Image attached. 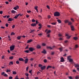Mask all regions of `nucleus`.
Segmentation results:
<instances>
[{
    "label": "nucleus",
    "instance_id": "nucleus-1",
    "mask_svg": "<svg viewBox=\"0 0 79 79\" xmlns=\"http://www.w3.org/2000/svg\"><path fill=\"white\" fill-rule=\"evenodd\" d=\"M54 16H60V14L59 12L56 11L54 14Z\"/></svg>",
    "mask_w": 79,
    "mask_h": 79
},
{
    "label": "nucleus",
    "instance_id": "nucleus-2",
    "mask_svg": "<svg viewBox=\"0 0 79 79\" xmlns=\"http://www.w3.org/2000/svg\"><path fill=\"white\" fill-rule=\"evenodd\" d=\"M71 56H68L67 60L69 61V62H73V60L72 59H71Z\"/></svg>",
    "mask_w": 79,
    "mask_h": 79
},
{
    "label": "nucleus",
    "instance_id": "nucleus-3",
    "mask_svg": "<svg viewBox=\"0 0 79 79\" xmlns=\"http://www.w3.org/2000/svg\"><path fill=\"white\" fill-rule=\"evenodd\" d=\"M10 51H13L15 49V45L11 46L10 47Z\"/></svg>",
    "mask_w": 79,
    "mask_h": 79
},
{
    "label": "nucleus",
    "instance_id": "nucleus-4",
    "mask_svg": "<svg viewBox=\"0 0 79 79\" xmlns=\"http://www.w3.org/2000/svg\"><path fill=\"white\" fill-rule=\"evenodd\" d=\"M35 50V49L33 48L30 47L29 48V50L30 52H33V51H34V50Z\"/></svg>",
    "mask_w": 79,
    "mask_h": 79
},
{
    "label": "nucleus",
    "instance_id": "nucleus-5",
    "mask_svg": "<svg viewBox=\"0 0 79 79\" xmlns=\"http://www.w3.org/2000/svg\"><path fill=\"white\" fill-rule=\"evenodd\" d=\"M65 36H67V39H70V38L71 37V36L69 35L68 34H65Z\"/></svg>",
    "mask_w": 79,
    "mask_h": 79
},
{
    "label": "nucleus",
    "instance_id": "nucleus-6",
    "mask_svg": "<svg viewBox=\"0 0 79 79\" xmlns=\"http://www.w3.org/2000/svg\"><path fill=\"white\" fill-rule=\"evenodd\" d=\"M28 60H29V59L27 58L25 60H23V61H25V64H27V62H28Z\"/></svg>",
    "mask_w": 79,
    "mask_h": 79
},
{
    "label": "nucleus",
    "instance_id": "nucleus-7",
    "mask_svg": "<svg viewBox=\"0 0 79 79\" xmlns=\"http://www.w3.org/2000/svg\"><path fill=\"white\" fill-rule=\"evenodd\" d=\"M36 23H33L31 24V26H32V27H34L35 26H36Z\"/></svg>",
    "mask_w": 79,
    "mask_h": 79
},
{
    "label": "nucleus",
    "instance_id": "nucleus-8",
    "mask_svg": "<svg viewBox=\"0 0 79 79\" xmlns=\"http://www.w3.org/2000/svg\"><path fill=\"white\" fill-rule=\"evenodd\" d=\"M19 15H20V14L17 15L14 17V18H15V19H17V18H18V17Z\"/></svg>",
    "mask_w": 79,
    "mask_h": 79
},
{
    "label": "nucleus",
    "instance_id": "nucleus-9",
    "mask_svg": "<svg viewBox=\"0 0 79 79\" xmlns=\"http://www.w3.org/2000/svg\"><path fill=\"white\" fill-rule=\"evenodd\" d=\"M75 67L77 68H79V64H75Z\"/></svg>",
    "mask_w": 79,
    "mask_h": 79
},
{
    "label": "nucleus",
    "instance_id": "nucleus-10",
    "mask_svg": "<svg viewBox=\"0 0 79 79\" xmlns=\"http://www.w3.org/2000/svg\"><path fill=\"white\" fill-rule=\"evenodd\" d=\"M70 27L72 31H74V26L72 25H71Z\"/></svg>",
    "mask_w": 79,
    "mask_h": 79
},
{
    "label": "nucleus",
    "instance_id": "nucleus-11",
    "mask_svg": "<svg viewBox=\"0 0 79 79\" xmlns=\"http://www.w3.org/2000/svg\"><path fill=\"white\" fill-rule=\"evenodd\" d=\"M45 68H46L45 66H43L41 67V70H44V69H45Z\"/></svg>",
    "mask_w": 79,
    "mask_h": 79
},
{
    "label": "nucleus",
    "instance_id": "nucleus-12",
    "mask_svg": "<svg viewBox=\"0 0 79 79\" xmlns=\"http://www.w3.org/2000/svg\"><path fill=\"white\" fill-rule=\"evenodd\" d=\"M13 19L11 18H9V19L8 20V21H13Z\"/></svg>",
    "mask_w": 79,
    "mask_h": 79
},
{
    "label": "nucleus",
    "instance_id": "nucleus-13",
    "mask_svg": "<svg viewBox=\"0 0 79 79\" xmlns=\"http://www.w3.org/2000/svg\"><path fill=\"white\" fill-rule=\"evenodd\" d=\"M61 60H60V61L61 62H63L64 61V59L63 58V57H62L60 58Z\"/></svg>",
    "mask_w": 79,
    "mask_h": 79
},
{
    "label": "nucleus",
    "instance_id": "nucleus-14",
    "mask_svg": "<svg viewBox=\"0 0 79 79\" xmlns=\"http://www.w3.org/2000/svg\"><path fill=\"white\" fill-rule=\"evenodd\" d=\"M42 53H44V54H45L47 53V52L45 49H44L43 51L42 52Z\"/></svg>",
    "mask_w": 79,
    "mask_h": 79
},
{
    "label": "nucleus",
    "instance_id": "nucleus-15",
    "mask_svg": "<svg viewBox=\"0 0 79 79\" xmlns=\"http://www.w3.org/2000/svg\"><path fill=\"white\" fill-rule=\"evenodd\" d=\"M37 8H38V7L37 6H35V10H36L37 12H39V11H38V9H37Z\"/></svg>",
    "mask_w": 79,
    "mask_h": 79
},
{
    "label": "nucleus",
    "instance_id": "nucleus-16",
    "mask_svg": "<svg viewBox=\"0 0 79 79\" xmlns=\"http://www.w3.org/2000/svg\"><path fill=\"white\" fill-rule=\"evenodd\" d=\"M19 61H24V60H23V58H19Z\"/></svg>",
    "mask_w": 79,
    "mask_h": 79
},
{
    "label": "nucleus",
    "instance_id": "nucleus-17",
    "mask_svg": "<svg viewBox=\"0 0 79 79\" xmlns=\"http://www.w3.org/2000/svg\"><path fill=\"white\" fill-rule=\"evenodd\" d=\"M12 64H13V62L12 61L10 62L9 63V65H12Z\"/></svg>",
    "mask_w": 79,
    "mask_h": 79
},
{
    "label": "nucleus",
    "instance_id": "nucleus-18",
    "mask_svg": "<svg viewBox=\"0 0 79 79\" xmlns=\"http://www.w3.org/2000/svg\"><path fill=\"white\" fill-rule=\"evenodd\" d=\"M76 79H79V75H77L75 76V77Z\"/></svg>",
    "mask_w": 79,
    "mask_h": 79
},
{
    "label": "nucleus",
    "instance_id": "nucleus-19",
    "mask_svg": "<svg viewBox=\"0 0 79 79\" xmlns=\"http://www.w3.org/2000/svg\"><path fill=\"white\" fill-rule=\"evenodd\" d=\"M57 21L59 24H60V23H61V20L59 19L57 20Z\"/></svg>",
    "mask_w": 79,
    "mask_h": 79
},
{
    "label": "nucleus",
    "instance_id": "nucleus-20",
    "mask_svg": "<svg viewBox=\"0 0 79 79\" xmlns=\"http://www.w3.org/2000/svg\"><path fill=\"white\" fill-rule=\"evenodd\" d=\"M47 48L48 49H51V50H52V49H53V48L47 46Z\"/></svg>",
    "mask_w": 79,
    "mask_h": 79
},
{
    "label": "nucleus",
    "instance_id": "nucleus-21",
    "mask_svg": "<svg viewBox=\"0 0 79 79\" xmlns=\"http://www.w3.org/2000/svg\"><path fill=\"white\" fill-rule=\"evenodd\" d=\"M32 40L31 39L30 40L27 41V43H30L31 42H32Z\"/></svg>",
    "mask_w": 79,
    "mask_h": 79
},
{
    "label": "nucleus",
    "instance_id": "nucleus-22",
    "mask_svg": "<svg viewBox=\"0 0 79 79\" xmlns=\"http://www.w3.org/2000/svg\"><path fill=\"white\" fill-rule=\"evenodd\" d=\"M52 68V66L48 65L47 67V69H48L49 68Z\"/></svg>",
    "mask_w": 79,
    "mask_h": 79
},
{
    "label": "nucleus",
    "instance_id": "nucleus-23",
    "mask_svg": "<svg viewBox=\"0 0 79 79\" xmlns=\"http://www.w3.org/2000/svg\"><path fill=\"white\" fill-rule=\"evenodd\" d=\"M73 39L74 40H76L78 39V38H77V37H75L73 38Z\"/></svg>",
    "mask_w": 79,
    "mask_h": 79
},
{
    "label": "nucleus",
    "instance_id": "nucleus-24",
    "mask_svg": "<svg viewBox=\"0 0 79 79\" xmlns=\"http://www.w3.org/2000/svg\"><path fill=\"white\" fill-rule=\"evenodd\" d=\"M21 36H20L17 37V38L18 40H20L21 39Z\"/></svg>",
    "mask_w": 79,
    "mask_h": 79
},
{
    "label": "nucleus",
    "instance_id": "nucleus-25",
    "mask_svg": "<svg viewBox=\"0 0 79 79\" xmlns=\"http://www.w3.org/2000/svg\"><path fill=\"white\" fill-rule=\"evenodd\" d=\"M11 13H16V12L14 10H11Z\"/></svg>",
    "mask_w": 79,
    "mask_h": 79
},
{
    "label": "nucleus",
    "instance_id": "nucleus-26",
    "mask_svg": "<svg viewBox=\"0 0 79 79\" xmlns=\"http://www.w3.org/2000/svg\"><path fill=\"white\" fill-rule=\"evenodd\" d=\"M59 50L60 52H61L63 51V48H59Z\"/></svg>",
    "mask_w": 79,
    "mask_h": 79
},
{
    "label": "nucleus",
    "instance_id": "nucleus-27",
    "mask_svg": "<svg viewBox=\"0 0 79 79\" xmlns=\"http://www.w3.org/2000/svg\"><path fill=\"white\" fill-rule=\"evenodd\" d=\"M30 31H31L30 32V33H32V32H35V30H30Z\"/></svg>",
    "mask_w": 79,
    "mask_h": 79
},
{
    "label": "nucleus",
    "instance_id": "nucleus-28",
    "mask_svg": "<svg viewBox=\"0 0 79 79\" xmlns=\"http://www.w3.org/2000/svg\"><path fill=\"white\" fill-rule=\"evenodd\" d=\"M51 32V31L50 30H48L47 32V34H49V33H50Z\"/></svg>",
    "mask_w": 79,
    "mask_h": 79
},
{
    "label": "nucleus",
    "instance_id": "nucleus-29",
    "mask_svg": "<svg viewBox=\"0 0 79 79\" xmlns=\"http://www.w3.org/2000/svg\"><path fill=\"white\" fill-rule=\"evenodd\" d=\"M68 77H69V79H74V77H72L71 76Z\"/></svg>",
    "mask_w": 79,
    "mask_h": 79
},
{
    "label": "nucleus",
    "instance_id": "nucleus-30",
    "mask_svg": "<svg viewBox=\"0 0 79 79\" xmlns=\"http://www.w3.org/2000/svg\"><path fill=\"white\" fill-rule=\"evenodd\" d=\"M41 48V47H40V46L39 45H38L37 46V48Z\"/></svg>",
    "mask_w": 79,
    "mask_h": 79
},
{
    "label": "nucleus",
    "instance_id": "nucleus-31",
    "mask_svg": "<svg viewBox=\"0 0 79 79\" xmlns=\"http://www.w3.org/2000/svg\"><path fill=\"white\" fill-rule=\"evenodd\" d=\"M69 22V21L68 20H65L64 21L65 23H68Z\"/></svg>",
    "mask_w": 79,
    "mask_h": 79
},
{
    "label": "nucleus",
    "instance_id": "nucleus-32",
    "mask_svg": "<svg viewBox=\"0 0 79 79\" xmlns=\"http://www.w3.org/2000/svg\"><path fill=\"white\" fill-rule=\"evenodd\" d=\"M3 76H4V77H8V75L6 74V73H5L3 75Z\"/></svg>",
    "mask_w": 79,
    "mask_h": 79
},
{
    "label": "nucleus",
    "instance_id": "nucleus-33",
    "mask_svg": "<svg viewBox=\"0 0 79 79\" xmlns=\"http://www.w3.org/2000/svg\"><path fill=\"white\" fill-rule=\"evenodd\" d=\"M29 52V51L28 50H27L24 51L25 52H26V53H28Z\"/></svg>",
    "mask_w": 79,
    "mask_h": 79
},
{
    "label": "nucleus",
    "instance_id": "nucleus-34",
    "mask_svg": "<svg viewBox=\"0 0 79 79\" xmlns=\"http://www.w3.org/2000/svg\"><path fill=\"white\" fill-rule=\"evenodd\" d=\"M39 67L41 68H42V65L41 64H39Z\"/></svg>",
    "mask_w": 79,
    "mask_h": 79
},
{
    "label": "nucleus",
    "instance_id": "nucleus-35",
    "mask_svg": "<svg viewBox=\"0 0 79 79\" xmlns=\"http://www.w3.org/2000/svg\"><path fill=\"white\" fill-rule=\"evenodd\" d=\"M10 60H13V56H11L9 57Z\"/></svg>",
    "mask_w": 79,
    "mask_h": 79
},
{
    "label": "nucleus",
    "instance_id": "nucleus-36",
    "mask_svg": "<svg viewBox=\"0 0 79 79\" xmlns=\"http://www.w3.org/2000/svg\"><path fill=\"white\" fill-rule=\"evenodd\" d=\"M13 74H16V71H13Z\"/></svg>",
    "mask_w": 79,
    "mask_h": 79
},
{
    "label": "nucleus",
    "instance_id": "nucleus-37",
    "mask_svg": "<svg viewBox=\"0 0 79 79\" xmlns=\"http://www.w3.org/2000/svg\"><path fill=\"white\" fill-rule=\"evenodd\" d=\"M58 36L59 37H62V36H63V35H62L60 33H59V34H58Z\"/></svg>",
    "mask_w": 79,
    "mask_h": 79
},
{
    "label": "nucleus",
    "instance_id": "nucleus-38",
    "mask_svg": "<svg viewBox=\"0 0 79 79\" xmlns=\"http://www.w3.org/2000/svg\"><path fill=\"white\" fill-rule=\"evenodd\" d=\"M72 24V23L71 22H68V25H71Z\"/></svg>",
    "mask_w": 79,
    "mask_h": 79
},
{
    "label": "nucleus",
    "instance_id": "nucleus-39",
    "mask_svg": "<svg viewBox=\"0 0 79 79\" xmlns=\"http://www.w3.org/2000/svg\"><path fill=\"white\" fill-rule=\"evenodd\" d=\"M44 63H47V60L46 59H44Z\"/></svg>",
    "mask_w": 79,
    "mask_h": 79
},
{
    "label": "nucleus",
    "instance_id": "nucleus-40",
    "mask_svg": "<svg viewBox=\"0 0 79 79\" xmlns=\"http://www.w3.org/2000/svg\"><path fill=\"white\" fill-rule=\"evenodd\" d=\"M51 24H52V25H55L56 24V23H51Z\"/></svg>",
    "mask_w": 79,
    "mask_h": 79
},
{
    "label": "nucleus",
    "instance_id": "nucleus-41",
    "mask_svg": "<svg viewBox=\"0 0 79 79\" xmlns=\"http://www.w3.org/2000/svg\"><path fill=\"white\" fill-rule=\"evenodd\" d=\"M25 75L26 76L28 77V76H29V74L26 73H25Z\"/></svg>",
    "mask_w": 79,
    "mask_h": 79
},
{
    "label": "nucleus",
    "instance_id": "nucleus-42",
    "mask_svg": "<svg viewBox=\"0 0 79 79\" xmlns=\"http://www.w3.org/2000/svg\"><path fill=\"white\" fill-rule=\"evenodd\" d=\"M6 73H8V72H10V70L7 69V70L6 71Z\"/></svg>",
    "mask_w": 79,
    "mask_h": 79
},
{
    "label": "nucleus",
    "instance_id": "nucleus-43",
    "mask_svg": "<svg viewBox=\"0 0 79 79\" xmlns=\"http://www.w3.org/2000/svg\"><path fill=\"white\" fill-rule=\"evenodd\" d=\"M78 45H77V44H76L75 45V48H78Z\"/></svg>",
    "mask_w": 79,
    "mask_h": 79
},
{
    "label": "nucleus",
    "instance_id": "nucleus-44",
    "mask_svg": "<svg viewBox=\"0 0 79 79\" xmlns=\"http://www.w3.org/2000/svg\"><path fill=\"white\" fill-rule=\"evenodd\" d=\"M5 73L4 72H2L1 73V75H4Z\"/></svg>",
    "mask_w": 79,
    "mask_h": 79
},
{
    "label": "nucleus",
    "instance_id": "nucleus-45",
    "mask_svg": "<svg viewBox=\"0 0 79 79\" xmlns=\"http://www.w3.org/2000/svg\"><path fill=\"white\" fill-rule=\"evenodd\" d=\"M32 21L33 23H35V20L34 19H32Z\"/></svg>",
    "mask_w": 79,
    "mask_h": 79
},
{
    "label": "nucleus",
    "instance_id": "nucleus-46",
    "mask_svg": "<svg viewBox=\"0 0 79 79\" xmlns=\"http://www.w3.org/2000/svg\"><path fill=\"white\" fill-rule=\"evenodd\" d=\"M15 34L14 33V32H12L11 33V35H15Z\"/></svg>",
    "mask_w": 79,
    "mask_h": 79
},
{
    "label": "nucleus",
    "instance_id": "nucleus-47",
    "mask_svg": "<svg viewBox=\"0 0 79 79\" xmlns=\"http://www.w3.org/2000/svg\"><path fill=\"white\" fill-rule=\"evenodd\" d=\"M42 45L43 46H45V45H46V44H45L43 43L42 44Z\"/></svg>",
    "mask_w": 79,
    "mask_h": 79
},
{
    "label": "nucleus",
    "instance_id": "nucleus-48",
    "mask_svg": "<svg viewBox=\"0 0 79 79\" xmlns=\"http://www.w3.org/2000/svg\"><path fill=\"white\" fill-rule=\"evenodd\" d=\"M46 6L47 8H48V9H50V6H49L47 5Z\"/></svg>",
    "mask_w": 79,
    "mask_h": 79
},
{
    "label": "nucleus",
    "instance_id": "nucleus-49",
    "mask_svg": "<svg viewBox=\"0 0 79 79\" xmlns=\"http://www.w3.org/2000/svg\"><path fill=\"white\" fill-rule=\"evenodd\" d=\"M16 63L17 64H19V61L18 60H17Z\"/></svg>",
    "mask_w": 79,
    "mask_h": 79
},
{
    "label": "nucleus",
    "instance_id": "nucleus-50",
    "mask_svg": "<svg viewBox=\"0 0 79 79\" xmlns=\"http://www.w3.org/2000/svg\"><path fill=\"white\" fill-rule=\"evenodd\" d=\"M9 79H13V77L11 76H10L9 77Z\"/></svg>",
    "mask_w": 79,
    "mask_h": 79
},
{
    "label": "nucleus",
    "instance_id": "nucleus-51",
    "mask_svg": "<svg viewBox=\"0 0 79 79\" xmlns=\"http://www.w3.org/2000/svg\"><path fill=\"white\" fill-rule=\"evenodd\" d=\"M27 13H31V10H27Z\"/></svg>",
    "mask_w": 79,
    "mask_h": 79
},
{
    "label": "nucleus",
    "instance_id": "nucleus-52",
    "mask_svg": "<svg viewBox=\"0 0 79 79\" xmlns=\"http://www.w3.org/2000/svg\"><path fill=\"white\" fill-rule=\"evenodd\" d=\"M15 7L17 9H19V6H16Z\"/></svg>",
    "mask_w": 79,
    "mask_h": 79
},
{
    "label": "nucleus",
    "instance_id": "nucleus-53",
    "mask_svg": "<svg viewBox=\"0 0 79 79\" xmlns=\"http://www.w3.org/2000/svg\"><path fill=\"white\" fill-rule=\"evenodd\" d=\"M27 48H29V45H27V46L26 48H25V49H27Z\"/></svg>",
    "mask_w": 79,
    "mask_h": 79
},
{
    "label": "nucleus",
    "instance_id": "nucleus-54",
    "mask_svg": "<svg viewBox=\"0 0 79 79\" xmlns=\"http://www.w3.org/2000/svg\"><path fill=\"white\" fill-rule=\"evenodd\" d=\"M59 40H63V39L62 38H60L59 39Z\"/></svg>",
    "mask_w": 79,
    "mask_h": 79
},
{
    "label": "nucleus",
    "instance_id": "nucleus-55",
    "mask_svg": "<svg viewBox=\"0 0 79 79\" xmlns=\"http://www.w3.org/2000/svg\"><path fill=\"white\" fill-rule=\"evenodd\" d=\"M6 27H8V24L7 23H6Z\"/></svg>",
    "mask_w": 79,
    "mask_h": 79
},
{
    "label": "nucleus",
    "instance_id": "nucleus-56",
    "mask_svg": "<svg viewBox=\"0 0 79 79\" xmlns=\"http://www.w3.org/2000/svg\"><path fill=\"white\" fill-rule=\"evenodd\" d=\"M48 18H49V19H50L51 18V16H50V15H48Z\"/></svg>",
    "mask_w": 79,
    "mask_h": 79
},
{
    "label": "nucleus",
    "instance_id": "nucleus-57",
    "mask_svg": "<svg viewBox=\"0 0 79 79\" xmlns=\"http://www.w3.org/2000/svg\"><path fill=\"white\" fill-rule=\"evenodd\" d=\"M13 9H14V10H17V8H16V7H15L13 8Z\"/></svg>",
    "mask_w": 79,
    "mask_h": 79
},
{
    "label": "nucleus",
    "instance_id": "nucleus-58",
    "mask_svg": "<svg viewBox=\"0 0 79 79\" xmlns=\"http://www.w3.org/2000/svg\"><path fill=\"white\" fill-rule=\"evenodd\" d=\"M5 3H6V4H9V2H8L6 1V2Z\"/></svg>",
    "mask_w": 79,
    "mask_h": 79
},
{
    "label": "nucleus",
    "instance_id": "nucleus-59",
    "mask_svg": "<svg viewBox=\"0 0 79 79\" xmlns=\"http://www.w3.org/2000/svg\"><path fill=\"white\" fill-rule=\"evenodd\" d=\"M48 60H51V58L50 57H48Z\"/></svg>",
    "mask_w": 79,
    "mask_h": 79
},
{
    "label": "nucleus",
    "instance_id": "nucleus-60",
    "mask_svg": "<svg viewBox=\"0 0 79 79\" xmlns=\"http://www.w3.org/2000/svg\"><path fill=\"white\" fill-rule=\"evenodd\" d=\"M47 27H51V26L50 25H48L47 26Z\"/></svg>",
    "mask_w": 79,
    "mask_h": 79
},
{
    "label": "nucleus",
    "instance_id": "nucleus-61",
    "mask_svg": "<svg viewBox=\"0 0 79 79\" xmlns=\"http://www.w3.org/2000/svg\"><path fill=\"white\" fill-rule=\"evenodd\" d=\"M0 14H3V11H0Z\"/></svg>",
    "mask_w": 79,
    "mask_h": 79
},
{
    "label": "nucleus",
    "instance_id": "nucleus-62",
    "mask_svg": "<svg viewBox=\"0 0 79 79\" xmlns=\"http://www.w3.org/2000/svg\"><path fill=\"white\" fill-rule=\"evenodd\" d=\"M38 35H42V33H40L39 34H38Z\"/></svg>",
    "mask_w": 79,
    "mask_h": 79
},
{
    "label": "nucleus",
    "instance_id": "nucleus-63",
    "mask_svg": "<svg viewBox=\"0 0 79 79\" xmlns=\"http://www.w3.org/2000/svg\"><path fill=\"white\" fill-rule=\"evenodd\" d=\"M35 79H39V77H36L35 78Z\"/></svg>",
    "mask_w": 79,
    "mask_h": 79
},
{
    "label": "nucleus",
    "instance_id": "nucleus-64",
    "mask_svg": "<svg viewBox=\"0 0 79 79\" xmlns=\"http://www.w3.org/2000/svg\"><path fill=\"white\" fill-rule=\"evenodd\" d=\"M77 70L79 72V68H77Z\"/></svg>",
    "mask_w": 79,
    "mask_h": 79
}]
</instances>
